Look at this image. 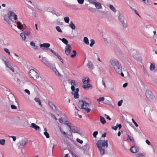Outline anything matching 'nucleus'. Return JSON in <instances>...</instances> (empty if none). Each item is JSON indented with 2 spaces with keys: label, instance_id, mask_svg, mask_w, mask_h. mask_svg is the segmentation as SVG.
<instances>
[{
  "label": "nucleus",
  "instance_id": "nucleus-1",
  "mask_svg": "<svg viewBox=\"0 0 157 157\" xmlns=\"http://www.w3.org/2000/svg\"><path fill=\"white\" fill-rule=\"evenodd\" d=\"M110 63L116 72L124 77V75L122 72V66L120 62L117 59H113L110 61Z\"/></svg>",
  "mask_w": 157,
  "mask_h": 157
},
{
  "label": "nucleus",
  "instance_id": "nucleus-2",
  "mask_svg": "<svg viewBox=\"0 0 157 157\" xmlns=\"http://www.w3.org/2000/svg\"><path fill=\"white\" fill-rule=\"evenodd\" d=\"M97 147L100 151V154L101 155H103L105 154V149L103 148L105 146L106 148L108 147V141L107 140H99L96 143Z\"/></svg>",
  "mask_w": 157,
  "mask_h": 157
},
{
  "label": "nucleus",
  "instance_id": "nucleus-3",
  "mask_svg": "<svg viewBox=\"0 0 157 157\" xmlns=\"http://www.w3.org/2000/svg\"><path fill=\"white\" fill-rule=\"evenodd\" d=\"M77 105L79 108L82 109L83 112L86 113H89L91 111L89 108V103L84 100H79Z\"/></svg>",
  "mask_w": 157,
  "mask_h": 157
},
{
  "label": "nucleus",
  "instance_id": "nucleus-4",
  "mask_svg": "<svg viewBox=\"0 0 157 157\" xmlns=\"http://www.w3.org/2000/svg\"><path fill=\"white\" fill-rule=\"evenodd\" d=\"M145 94L147 98L149 100H153L155 97L151 91L149 90H147L146 91Z\"/></svg>",
  "mask_w": 157,
  "mask_h": 157
},
{
  "label": "nucleus",
  "instance_id": "nucleus-5",
  "mask_svg": "<svg viewBox=\"0 0 157 157\" xmlns=\"http://www.w3.org/2000/svg\"><path fill=\"white\" fill-rule=\"evenodd\" d=\"M8 17L10 19V20L12 21V17L13 16L14 20H16L17 18V16L13 12L11 11H9L8 13Z\"/></svg>",
  "mask_w": 157,
  "mask_h": 157
},
{
  "label": "nucleus",
  "instance_id": "nucleus-6",
  "mask_svg": "<svg viewBox=\"0 0 157 157\" xmlns=\"http://www.w3.org/2000/svg\"><path fill=\"white\" fill-rule=\"evenodd\" d=\"M29 73H32V77L34 78V79H37L39 76V74L35 71L34 70H31L29 71Z\"/></svg>",
  "mask_w": 157,
  "mask_h": 157
},
{
  "label": "nucleus",
  "instance_id": "nucleus-7",
  "mask_svg": "<svg viewBox=\"0 0 157 157\" xmlns=\"http://www.w3.org/2000/svg\"><path fill=\"white\" fill-rule=\"evenodd\" d=\"M70 129L71 130L72 132L73 133L80 134V130L79 128L78 127L71 126Z\"/></svg>",
  "mask_w": 157,
  "mask_h": 157
},
{
  "label": "nucleus",
  "instance_id": "nucleus-8",
  "mask_svg": "<svg viewBox=\"0 0 157 157\" xmlns=\"http://www.w3.org/2000/svg\"><path fill=\"white\" fill-rule=\"evenodd\" d=\"M40 60L46 65L48 66L49 67H51L52 65V64L50 63L47 60V58L45 57H42Z\"/></svg>",
  "mask_w": 157,
  "mask_h": 157
},
{
  "label": "nucleus",
  "instance_id": "nucleus-9",
  "mask_svg": "<svg viewBox=\"0 0 157 157\" xmlns=\"http://www.w3.org/2000/svg\"><path fill=\"white\" fill-rule=\"evenodd\" d=\"M50 45V44L47 43H44L40 45V48H42L43 50L48 49L49 48Z\"/></svg>",
  "mask_w": 157,
  "mask_h": 157
},
{
  "label": "nucleus",
  "instance_id": "nucleus-10",
  "mask_svg": "<svg viewBox=\"0 0 157 157\" xmlns=\"http://www.w3.org/2000/svg\"><path fill=\"white\" fill-rule=\"evenodd\" d=\"M6 67L10 69L13 71V72H14V69L10 63L8 61H4Z\"/></svg>",
  "mask_w": 157,
  "mask_h": 157
},
{
  "label": "nucleus",
  "instance_id": "nucleus-11",
  "mask_svg": "<svg viewBox=\"0 0 157 157\" xmlns=\"http://www.w3.org/2000/svg\"><path fill=\"white\" fill-rule=\"evenodd\" d=\"M71 51V47L70 44L67 45V47L65 48V53L67 56L70 54Z\"/></svg>",
  "mask_w": 157,
  "mask_h": 157
},
{
  "label": "nucleus",
  "instance_id": "nucleus-12",
  "mask_svg": "<svg viewBox=\"0 0 157 157\" xmlns=\"http://www.w3.org/2000/svg\"><path fill=\"white\" fill-rule=\"evenodd\" d=\"M78 92L79 89L77 88L76 89L75 91H74V92L71 93V94L72 95H74V98L75 99L78 98H79V95L78 94Z\"/></svg>",
  "mask_w": 157,
  "mask_h": 157
},
{
  "label": "nucleus",
  "instance_id": "nucleus-13",
  "mask_svg": "<svg viewBox=\"0 0 157 157\" xmlns=\"http://www.w3.org/2000/svg\"><path fill=\"white\" fill-rule=\"evenodd\" d=\"M130 150L132 153H136L139 151V148L135 146H132L130 148Z\"/></svg>",
  "mask_w": 157,
  "mask_h": 157
},
{
  "label": "nucleus",
  "instance_id": "nucleus-14",
  "mask_svg": "<svg viewBox=\"0 0 157 157\" xmlns=\"http://www.w3.org/2000/svg\"><path fill=\"white\" fill-rule=\"evenodd\" d=\"M48 105L51 108L54 110H56V106L52 103V102L49 101Z\"/></svg>",
  "mask_w": 157,
  "mask_h": 157
},
{
  "label": "nucleus",
  "instance_id": "nucleus-15",
  "mask_svg": "<svg viewBox=\"0 0 157 157\" xmlns=\"http://www.w3.org/2000/svg\"><path fill=\"white\" fill-rule=\"evenodd\" d=\"M95 6V7L98 9H101L102 8L101 4L98 2H96L94 5Z\"/></svg>",
  "mask_w": 157,
  "mask_h": 157
},
{
  "label": "nucleus",
  "instance_id": "nucleus-16",
  "mask_svg": "<svg viewBox=\"0 0 157 157\" xmlns=\"http://www.w3.org/2000/svg\"><path fill=\"white\" fill-rule=\"evenodd\" d=\"M30 127L34 128L36 130H39L40 128V127L39 126L36 124L34 123H32L31 125L30 126Z\"/></svg>",
  "mask_w": 157,
  "mask_h": 157
},
{
  "label": "nucleus",
  "instance_id": "nucleus-17",
  "mask_svg": "<svg viewBox=\"0 0 157 157\" xmlns=\"http://www.w3.org/2000/svg\"><path fill=\"white\" fill-rule=\"evenodd\" d=\"M118 18L120 22L124 20V17L121 14L120 12H119Z\"/></svg>",
  "mask_w": 157,
  "mask_h": 157
},
{
  "label": "nucleus",
  "instance_id": "nucleus-18",
  "mask_svg": "<svg viewBox=\"0 0 157 157\" xmlns=\"http://www.w3.org/2000/svg\"><path fill=\"white\" fill-rule=\"evenodd\" d=\"M28 142V140L26 138L22 140L20 145L24 146Z\"/></svg>",
  "mask_w": 157,
  "mask_h": 157
},
{
  "label": "nucleus",
  "instance_id": "nucleus-19",
  "mask_svg": "<svg viewBox=\"0 0 157 157\" xmlns=\"http://www.w3.org/2000/svg\"><path fill=\"white\" fill-rule=\"evenodd\" d=\"M87 66L91 70H92L94 67L93 63L90 61H88Z\"/></svg>",
  "mask_w": 157,
  "mask_h": 157
},
{
  "label": "nucleus",
  "instance_id": "nucleus-20",
  "mask_svg": "<svg viewBox=\"0 0 157 157\" xmlns=\"http://www.w3.org/2000/svg\"><path fill=\"white\" fill-rule=\"evenodd\" d=\"M34 100L36 102H38L39 104L40 105V106L41 107H42V105L41 103V101L39 99V98H34Z\"/></svg>",
  "mask_w": 157,
  "mask_h": 157
},
{
  "label": "nucleus",
  "instance_id": "nucleus-21",
  "mask_svg": "<svg viewBox=\"0 0 157 157\" xmlns=\"http://www.w3.org/2000/svg\"><path fill=\"white\" fill-rule=\"evenodd\" d=\"M69 25V26L72 29L74 30L75 29V26L72 21L70 22V24Z\"/></svg>",
  "mask_w": 157,
  "mask_h": 157
},
{
  "label": "nucleus",
  "instance_id": "nucleus-22",
  "mask_svg": "<svg viewBox=\"0 0 157 157\" xmlns=\"http://www.w3.org/2000/svg\"><path fill=\"white\" fill-rule=\"evenodd\" d=\"M92 85L90 84H89L87 83H86L85 84H84L83 86L82 87L85 89L89 88L90 87H92Z\"/></svg>",
  "mask_w": 157,
  "mask_h": 157
},
{
  "label": "nucleus",
  "instance_id": "nucleus-23",
  "mask_svg": "<svg viewBox=\"0 0 157 157\" xmlns=\"http://www.w3.org/2000/svg\"><path fill=\"white\" fill-rule=\"evenodd\" d=\"M17 27L19 29H21L23 27L21 23L19 21L17 22Z\"/></svg>",
  "mask_w": 157,
  "mask_h": 157
},
{
  "label": "nucleus",
  "instance_id": "nucleus-24",
  "mask_svg": "<svg viewBox=\"0 0 157 157\" xmlns=\"http://www.w3.org/2000/svg\"><path fill=\"white\" fill-rule=\"evenodd\" d=\"M83 41L87 45H88L89 44V40L87 37H85L84 38Z\"/></svg>",
  "mask_w": 157,
  "mask_h": 157
},
{
  "label": "nucleus",
  "instance_id": "nucleus-25",
  "mask_svg": "<svg viewBox=\"0 0 157 157\" xmlns=\"http://www.w3.org/2000/svg\"><path fill=\"white\" fill-rule=\"evenodd\" d=\"M122 24V26L124 28H126L128 26V25L126 22H125L124 20L121 22Z\"/></svg>",
  "mask_w": 157,
  "mask_h": 157
},
{
  "label": "nucleus",
  "instance_id": "nucleus-26",
  "mask_svg": "<svg viewBox=\"0 0 157 157\" xmlns=\"http://www.w3.org/2000/svg\"><path fill=\"white\" fill-rule=\"evenodd\" d=\"M53 71L55 72V73L58 76L60 77L61 76V75L58 71L57 70V69L56 68H55L53 69Z\"/></svg>",
  "mask_w": 157,
  "mask_h": 157
},
{
  "label": "nucleus",
  "instance_id": "nucleus-27",
  "mask_svg": "<svg viewBox=\"0 0 157 157\" xmlns=\"http://www.w3.org/2000/svg\"><path fill=\"white\" fill-rule=\"evenodd\" d=\"M100 122L103 124H104L106 123V121L105 118L102 116L100 117Z\"/></svg>",
  "mask_w": 157,
  "mask_h": 157
},
{
  "label": "nucleus",
  "instance_id": "nucleus-28",
  "mask_svg": "<svg viewBox=\"0 0 157 157\" xmlns=\"http://www.w3.org/2000/svg\"><path fill=\"white\" fill-rule=\"evenodd\" d=\"M32 5L34 6L36 8L38 9L39 10L42 11L40 7L36 4V3L32 4Z\"/></svg>",
  "mask_w": 157,
  "mask_h": 157
},
{
  "label": "nucleus",
  "instance_id": "nucleus-29",
  "mask_svg": "<svg viewBox=\"0 0 157 157\" xmlns=\"http://www.w3.org/2000/svg\"><path fill=\"white\" fill-rule=\"evenodd\" d=\"M90 79L88 77H86L85 78V80L83 82L84 84H85L86 83H87L89 82Z\"/></svg>",
  "mask_w": 157,
  "mask_h": 157
},
{
  "label": "nucleus",
  "instance_id": "nucleus-30",
  "mask_svg": "<svg viewBox=\"0 0 157 157\" xmlns=\"http://www.w3.org/2000/svg\"><path fill=\"white\" fill-rule=\"evenodd\" d=\"M150 70L151 71H153L155 69V64L151 63L150 67Z\"/></svg>",
  "mask_w": 157,
  "mask_h": 157
},
{
  "label": "nucleus",
  "instance_id": "nucleus-31",
  "mask_svg": "<svg viewBox=\"0 0 157 157\" xmlns=\"http://www.w3.org/2000/svg\"><path fill=\"white\" fill-rule=\"evenodd\" d=\"M109 8L111 10H112L114 12H116L117 11V10L115 9V8L114 7L113 5H110L109 6Z\"/></svg>",
  "mask_w": 157,
  "mask_h": 157
},
{
  "label": "nucleus",
  "instance_id": "nucleus-32",
  "mask_svg": "<svg viewBox=\"0 0 157 157\" xmlns=\"http://www.w3.org/2000/svg\"><path fill=\"white\" fill-rule=\"evenodd\" d=\"M48 50L50 51L51 52H52L55 56H57L58 55V53L57 52H55V51H54L52 49L50 48H48Z\"/></svg>",
  "mask_w": 157,
  "mask_h": 157
},
{
  "label": "nucleus",
  "instance_id": "nucleus-33",
  "mask_svg": "<svg viewBox=\"0 0 157 157\" xmlns=\"http://www.w3.org/2000/svg\"><path fill=\"white\" fill-rule=\"evenodd\" d=\"M65 124L67 125L68 126L69 128H71V124L68 121H65Z\"/></svg>",
  "mask_w": 157,
  "mask_h": 157
},
{
  "label": "nucleus",
  "instance_id": "nucleus-34",
  "mask_svg": "<svg viewBox=\"0 0 157 157\" xmlns=\"http://www.w3.org/2000/svg\"><path fill=\"white\" fill-rule=\"evenodd\" d=\"M89 146L87 144H86L84 145L83 149V150H84L85 151H86V150H88L89 149Z\"/></svg>",
  "mask_w": 157,
  "mask_h": 157
},
{
  "label": "nucleus",
  "instance_id": "nucleus-35",
  "mask_svg": "<svg viewBox=\"0 0 157 157\" xmlns=\"http://www.w3.org/2000/svg\"><path fill=\"white\" fill-rule=\"evenodd\" d=\"M62 41L63 43H64L65 44H66L67 45H67L68 44V40L66 39L65 38H63V40H62Z\"/></svg>",
  "mask_w": 157,
  "mask_h": 157
},
{
  "label": "nucleus",
  "instance_id": "nucleus-36",
  "mask_svg": "<svg viewBox=\"0 0 157 157\" xmlns=\"http://www.w3.org/2000/svg\"><path fill=\"white\" fill-rule=\"evenodd\" d=\"M4 20L6 21V22L9 25H10L11 24V20H10V19H9V18L8 17V18H5L4 19Z\"/></svg>",
  "mask_w": 157,
  "mask_h": 157
},
{
  "label": "nucleus",
  "instance_id": "nucleus-37",
  "mask_svg": "<svg viewBox=\"0 0 157 157\" xmlns=\"http://www.w3.org/2000/svg\"><path fill=\"white\" fill-rule=\"evenodd\" d=\"M64 19L65 22L67 23H68L70 21V19L68 17H65L64 18Z\"/></svg>",
  "mask_w": 157,
  "mask_h": 157
},
{
  "label": "nucleus",
  "instance_id": "nucleus-38",
  "mask_svg": "<svg viewBox=\"0 0 157 157\" xmlns=\"http://www.w3.org/2000/svg\"><path fill=\"white\" fill-rule=\"evenodd\" d=\"M90 41L91 43L90 44V47H92L94 44L95 42L94 40L93 39L90 40Z\"/></svg>",
  "mask_w": 157,
  "mask_h": 157
},
{
  "label": "nucleus",
  "instance_id": "nucleus-39",
  "mask_svg": "<svg viewBox=\"0 0 157 157\" xmlns=\"http://www.w3.org/2000/svg\"><path fill=\"white\" fill-rule=\"evenodd\" d=\"M5 140L1 139L0 140V144L2 145H4L5 143Z\"/></svg>",
  "mask_w": 157,
  "mask_h": 157
},
{
  "label": "nucleus",
  "instance_id": "nucleus-40",
  "mask_svg": "<svg viewBox=\"0 0 157 157\" xmlns=\"http://www.w3.org/2000/svg\"><path fill=\"white\" fill-rule=\"evenodd\" d=\"M72 52L74 53V54L71 55V58H74L76 56L77 53L76 51L75 50H73Z\"/></svg>",
  "mask_w": 157,
  "mask_h": 157
},
{
  "label": "nucleus",
  "instance_id": "nucleus-41",
  "mask_svg": "<svg viewBox=\"0 0 157 157\" xmlns=\"http://www.w3.org/2000/svg\"><path fill=\"white\" fill-rule=\"evenodd\" d=\"M56 30L58 32L60 33H62V31L60 27L59 26H57L56 27Z\"/></svg>",
  "mask_w": 157,
  "mask_h": 157
},
{
  "label": "nucleus",
  "instance_id": "nucleus-42",
  "mask_svg": "<svg viewBox=\"0 0 157 157\" xmlns=\"http://www.w3.org/2000/svg\"><path fill=\"white\" fill-rule=\"evenodd\" d=\"M44 134L47 138H49L50 136L49 134L47 132H44Z\"/></svg>",
  "mask_w": 157,
  "mask_h": 157
},
{
  "label": "nucleus",
  "instance_id": "nucleus-43",
  "mask_svg": "<svg viewBox=\"0 0 157 157\" xmlns=\"http://www.w3.org/2000/svg\"><path fill=\"white\" fill-rule=\"evenodd\" d=\"M20 36L21 37L22 39L25 40L26 39V36L25 35V34L23 33H21L20 34Z\"/></svg>",
  "mask_w": 157,
  "mask_h": 157
},
{
  "label": "nucleus",
  "instance_id": "nucleus-44",
  "mask_svg": "<svg viewBox=\"0 0 157 157\" xmlns=\"http://www.w3.org/2000/svg\"><path fill=\"white\" fill-rule=\"evenodd\" d=\"M63 3L66 6L68 7H71V5L66 2H64Z\"/></svg>",
  "mask_w": 157,
  "mask_h": 157
},
{
  "label": "nucleus",
  "instance_id": "nucleus-45",
  "mask_svg": "<svg viewBox=\"0 0 157 157\" xmlns=\"http://www.w3.org/2000/svg\"><path fill=\"white\" fill-rule=\"evenodd\" d=\"M88 1L90 3L94 5V3L96 2L97 1L96 0H88Z\"/></svg>",
  "mask_w": 157,
  "mask_h": 157
},
{
  "label": "nucleus",
  "instance_id": "nucleus-46",
  "mask_svg": "<svg viewBox=\"0 0 157 157\" xmlns=\"http://www.w3.org/2000/svg\"><path fill=\"white\" fill-rule=\"evenodd\" d=\"M88 10L92 12H94L96 11L95 9L92 7H90L89 8Z\"/></svg>",
  "mask_w": 157,
  "mask_h": 157
},
{
  "label": "nucleus",
  "instance_id": "nucleus-47",
  "mask_svg": "<svg viewBox=\"0 0 157 157\" xmlns=\"http://www.w3.org/2000/svg\"><path fill=\"white\" fill-rule=\"evenodd\" d=\"M4 50L6 53H8V54L10 56V53L9 51V50L8 49L5 48L4 49Z\"/></svg>",
  "mask_w": 157,
  "mask_h": 157
},
{
  "label": "nucleus",
  "instance_id": "nucleus-48",
  "mask_svg": "<svg viewBox=\"0 0 157 157\" xmlns=\"http://www.w3.org/2000/svg\"><path fill=\"white\" fill-rule=\"evenodd\" d=\"M71 7H70V8H71L72 9H77V6L76 5H75V4L72 5H71Z\"/></svg>",
  "mask_w": 157,
  "mask_h": 157
},
{
  "label": "nucleus",
  "instance_id": "nucleus-49",
  "mask_svg": "<svg viewBox=\"0 0 157 157\" xmlns=\"http://www.w3.org/2000/svg\"><path fill=\"white\" fill-rule=\"evenodd\" d=\"M98 134V131L94 132L93 134V136L95 138L96 137V136Z\"/></svg>",
  "mask_w": 157,
  "mask_h": 157
},
{
  "label": "nucleus",
  "instance_id": "nucleus-50",
  "mask_svg": "<svg viewBox=\"0 0 157 157\" xmlns=\"http://www.w3.org/2000/svg\"><path fill=\"white\" fill-rule=\"evenodd\" d=\"M29 31L28 30H27L26 31H24V32L23 33L25 34V35L26 36H28L29 34Z\"/></svg>",
  "mask_w": 157,
  "mask_h": 157
},
{
  "label": "nucleus",
  "instance_id": "nucleus-51",
  "mask_svg": "<svg viewBox=\"0 0 157 157\" xmlns=\"http://www.w3.org/2000/svg\"><path fill=\"white\" fill-rule=\"evenodd\" d=\"M105 100V98L104 97H100L99 99H97V101H103Z\"/></svg>",
  "mask_w": 157,
  "mask_h": 157
},
{
  "label": "nucleus",
  "instance_id": "nucleus-52",
  "mask_svg": "<svg viewBox=\"0 0 157 157\" xmlns=\"http://www.w3.org/2000/svg\"><path fill=\"white\" fill-rule=\"evenodd\" d=\"M132 122H133V123L134 124L135 126L136 127H138V125L136 123V122L132 118Z\"/></svg>",
  "mask_w": 157,
  "mask_h": 157
},
{
  "label": "nucleus",
  "instance_id": "nucleus-53",
  "mask_svg": "<svg viewBox=\"0 0 157 157\" xmlns=\"http://www.w3.org/2000/svg\"><path fill=\"white\" fill-rule=\"evenodd\" d=\"M123 102V100H121L120 101H119L118 102V106H120Z\"/></svg>",
  "mask_w": 157,
  "mask_h": 157
},
{
  "label": "nucleus",
  "instance_id": "nucleus-54",
  "mask_svg": "<svg viewBox=\"0 0 157 157\" xmlns=\"http://www.w3.org/2000/svg\"><path fill=\"white\" fill-rule=\"evenodd\" d=\"M11 109H17V107L14 105H12L11 106Z\"/></svg>",
  "mask_w": 157,
  "mask_h": 157
},
{
  "label": "nucleus",
  "instance_id": "nucleus-55",
  "mask_svg": "<svg viewBox=\"0 0 157 157\" xmlns=\"http://www.w3.org/2000/svg\"><path fill=\"white\" fill-rule=\"evenodd\" d=\"M76 140H77V141L78 143H79L81 144H82L83 142V141L82 140H80V139H79L78 138H77L76 139Z\"/></svg>",
  "mask_w": 157,
  "mask_h": 157
},
{
  "label": "nucleus",
  "instance_id": "nucleus-56",
  "mask_svg": "<svg viewBox=\"0 0 157 157\" xmlns=\"http://www.w3.org/2000/svg\"><path fill=\"white\" fill-rule=\"evenodd\" d=\"M78 2V3L82 4L84 2V0H77Z\"/></svg>",
  "mask_w": 157,
  "mask_h": 157
},
{
  "label": "nucleus",
  "instance_id": "nucleus-57",
  "mask_svg": "<svg viewBox=\"0 0 157 157\" xmlns=\"http://www.w3.org/2000/svg\"><path fill=\"white\" fill-rule=\"evenodd\" d=\"M142 1L144 2L146 4H147V5H149L150 4H149V2H148V0H142Z\"/></svg>",
  "mask_w": 157,
  "mask_h": 157
},
{
  "label": "nucleus",
  "instance_id": "nucleus-58",
  "mask_svg": "<svg viewBox=\"0 0 157 157\" xmlns=\"http://www.w3.org/2000/svg\"><path fill=\"white\" fill-rule=\"evenodd\" d=\"M136 155L137 157H142L144 156L143 154L141 153H138Z\"/></svg>",
  "mask_w": 157,
  "mask_h": 157
},
{
  "label": "nucleus",
  "instance_id": "nucleus-59",
  "mask_svg": "<svg viewBox=\"0 0 157 157\" xmlns=\"http://www.w3.org/2000/svg\"><path fill=\"white\" fill-rule=\"evenodd\" d=\"M71 84L72 85H75V80H71Z\"/></svg>",
  "mask_w": 157,
  "mask_h": 157
},
{
  "label": "nucleus",
  "instance_id": "nucleus-60",
  "mask_svg": "<svg viewBox=\"0 0 157 157\" xmlns=\"http://www.w3.org/2000/svg\"><path fill=\"white\" fill-rule=\"evenodd\" d=\"M71 89L73 92H74L75 90V86L74 85H72L71 87Z\"/></svg>",
  "mask_w": 157,
  "mask_h": 157
},
{
  "label": "nucleus",
  "instance_id": "nucleus-61",
  "mask_svg": "<svg viewBox=\"0 0 157 157\" xmlns=\"http://www.w3.org/2000/svg\"><path fill=\"white\" fill-rule=\"evenodd\" d=\"M71 129H70L69 132H68V133H66L67 135H68L69 136H71L72 135V132H71Z\"/></svg>",
  "mask_w": 157,
  "mask_h": 157
},
{
  "label": "nucleus",
  "instance_id": "nucleus-62",
  "mask_svg": "<svg viewBox=\"0 0 157 157\" xmlns=\"http://www.w3.org/2000/svg\"><path fill=\"white\" fill-rule=\"evenodd\" d=\"M32 14L35 17H36V13L35 11L33 10Z\"/></svg>",
  "mask_w": 157,
  "mask_h": 157
},
{
  "label": "nucleus",
  "instance_id": "nucleus-63",
  "mask_svg": "<svg viewBox=\"0 0 157 157\" xmlns=\"http://www.w3.org/2000/svg\"><path fill=\"white\" fill-rule=\"evenodd\" d=\"M30 45L33 46L35 47V43L33 41H31L30 43Z\"/></svg>",
  "mask_w": 157,
  "mask_h": 157
},
{
  "label": "nucleus",
  "instance_id": "nucleus-64",
  "mask_svg": "<svg viewBox=\"0 0 157 157\" xmlns=\"http://www.w3.org/2000/svg\"><path fill=\"white\" fill-rule=\"evenodd\" d=\"M25 93H27L28 95H30V92L29 91L28 89H25Z\"/></svg>",
  "mask_w": 157,
  "mask_h": 157
}]
</instances>
